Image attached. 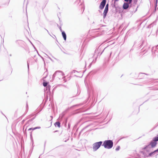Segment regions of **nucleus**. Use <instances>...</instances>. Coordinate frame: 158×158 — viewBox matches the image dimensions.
Returning a JSON list of instances; mask_svg holds the SVG:
<instances>
[{
	"label": "nucleus",
	"instance_id": "1",
	"mask_svg": "<svg viewBox=\"0 0 158 158\" xmlns=\"http://www.w3.org/2000/svg\"><path fill=\"white\" fill-rule=\"evenodd\" d=\"M157 141H158V135L157 136L153 138L152 140L150 142V143L144 148V149L147 148L150 146H151L152 148L155 147L157 144L156 142Z\"/></svg>",
	"mask_w": 158,
	"mask_h": 158
},
{
	"label": "nucleus",
	"instance_id": "2",
	"mask_svg": "<svg viewBox=\"0 0 158 158\" xmlns=\"http://www.w3.org/2000/svg\"><path fill=\"white\" fill-rule=\"evenodd\" d=\"M102 145L105 148L109 149L113 147V143L111 140H106L104 142Z\"/></svg>",
	"mask_w": 158,
	"mask_h": 158
},
{
	"label": "nucleus",
	"instance_id": "3",
	"mask_svg": "<svg viewBox=\"0 0 158 158\" xmlns=\"http://www.w3.org/2000/svg\"><path fill=\"white\" fill-rule=\"evenodd\" d=\"M102 143V141H99L94 143L92 145V148L93 151H96L100 146Z\"/></svg>",
	"mask_w": 158,
	"mask_h": 158
},
{
	"label": "nucleus",
	"instance_id": "4",
	"mask_svg": "<svg viewBox=\"0 0 158 158\" xmlns=\"http://www.w3.org/2000/svg\"><path fill=\"white\" fill-rule=\"evenodd\" d=\"M108 7H109V4L108 3L107 4L105 10H104V12L103 13V18L105 19L106 17V16L107 15V13H108Z\"/></svg>",
	"mask_w": 158,
	"mask_h": 158
},
{
	"label": "nucleus",
	"instance_id": "5",
	"mask_svg": "<svg viewBox=\"0 0 158 158\" xmlns=\"http://www.w3.org/2000/svg\"><path fill=\"white\" fill-rule=\"evenodd\" d=\"M101 51L100 48H98L97 49H96L94 52V57L95 58L96 60V58H97L98 56V55L100 56V51Z\"/></svg>",
	"mask_w": 158,
	"mask_h": 158
},
{
	"label": "nucleus",
	"instance_id": "6",
	"mask_svg": "<svg viewBox=\"0 0 158 158\" xmlns=\"http://www.w3.org/2000/svg\"><path fill=\"white\" fill-rule=\"evenodd\" d=\"M106 2V0H103L100 3L99 8L100 9H103L105 5Z\"/></svg>",
	"mask_w": 158,
	"mask_h": 158
},
{
	"label": "nucleus",
	"instance_id": "7",
	"mask_svg": "<svg viewBox=\"0 0 158 158\" xmlns=\"http://www.w3.org/2000/svg\"><path fill=\"white\" fill-rule=\"evenodd\" d=\"M129 4L125 2L123 5V9L124 10L127 9L129 6Z\"/></svg>",
	"mask_w": 158,
	"mask_h": 158
},
{
	"label": "nucleus",
	"instance_id": "8",
	"mask_svg": "<svg viewBox=\"0 0 158 158\" xmlns=\"http://www.w3.org/2000/svg\"><path fill=\"white\" fill-rule=\"evenodd\" d=\"M56 72H58V73H58L57 74H56V75L57 76H58V77H59L60 76H63L64 74V73L61 71H56Z\"/></svg>",
	"mask_w": 158,
	"mask_h": 158
},
{
	"label": "nucleus",
	"instance_id": "9",
	"mask_svg": "<svg viewBox=\"0 0 158 158\" xmlns=\"http://www.w3.org/2000/svg\"><path fill=\"white\" fill-rule=\"evenodd\" d=\"M62 35L64 40H66V35L64 31L62 32Z\"/></svg>",
	"mask_w": 158,
	"mask_h": 158
},
{
	"label": "nucleus",
	"instance_id": "10",
	"mask_svg": "<svg viewBox=\"0 0 158 158\" xmlns=\"http://www.w3.org/2000/svg\"><path fill=\"white\" fill-rule=\"evenodd\" d=\"M156 154V153L154 152V151L153 152L150 153L148 156V157L151 156L153 155H154Z\"/></svg>",
	"mask_w": 158,
	"mask_h": 158
},
{
	"label": "nucleus",
	"instance_id": "11",
	"mask_svg": "<svg viewBox=\"0 0 158 158\" xmlns=\"http://www.w3.org/2000/svg\"><path fill=\"white\" fill-rule=\"evenodd\" d=\"M55 126H57L59 127H60V123L59 122H57L55 123Z\"/></svg>",
	"mask_w": 158,
	"mask_h": 158
},
{
	"label": "nucleus",
	"instance_id": "12",
	"mask_svg": "<svg viewBox=\"0 0 158 158\" xmlns=\"http://www.w3.org/2000/svg\"><path fill=\"white\" fill-rule=\"evenodd\" d=\"M124 1L129 4H131L132 2V0H124Z\"/></svg>",
	"mask_w": 158,
	"mask_h": 158
},
{
	"label": "nucleus",
	"instance_id": "13",
	"mask_svg": "<svg viewBox=\"0 0 158 158\" xmlns=\"http://www.w3.org/2000/svg\"><path fill=\"white\" fill-rule=\"evenodd\" d=\"M58 73H59L58 72H55L52 76V78L54 79L56 76H57L56 74Z\"/></svg>",
	"mask_w": 158,
	"mask_h": 158
},
{
	"label": "nucleus",
	"instance_id": "14",
	"mask_svg": "<svg viewBox=\"0 0 158 158\" xmlns=\"http://www.w3.org/2000/svg\"><path fill=\"white\" fill-rule=\"evenodd\" d=\"M48 83L47 82H43V85L44 86H47Z\"/></svg>",
	"mask_w": 158,
	"mask_h": 158
},
{
	"label": "nucleus",
	"instance_id": "15",
	"mask_svg": "<svg viewBox=\"0 0 158 158\" xmlns=\"http://www.w3.org/2000/svg\"><path fill=\"white\" fill-rule=\"evenodd\" d=\"M40 127H35L33 128V130H35L37 129H40Z\"/></svg>",
	"mask_w": 158,
	"mask_h": 158
},
{
	"label": "nucleus",
	"instance_id": "16",
	"mask_svg": "<svg viewBox=\"0 0 158 158\" xmlns=\"http://www.w3.org/2000/svg\"><path fill=\"white\" fill-rule=\"evenodd\" d=\"M154 152L156 153V155H158V148L154 151Z\"/></svg>",
	"mask_w": 158,
	"mask_h": 158
},
{
	"label": "nucleus",
	"instance_id": "17",
	"mask_svg": "<svg viewBox=\"0 0 158 158\" xmlns=\"http://www.w3.org/2000/svg\"><path fill=\"white\" fill-rule=\"evenodd\" d=\"M50 86H47V87H46V90H50Z\"/></svg>",
	"mask_w": 158,
	"mask_h": 158
},
{
	"label": "nucleus",
	"instance_id": "18",
	"mask_svg": "<svg viewBox=\"0 0 158 158\" xmlns=\"http://www.w3.org/2000/svg\"><path fill=\"white\" fill-rule=\"evenodd\" d=\"M35 117H34L30 120H29L28 121V123H29L31 121H32L34 118H35Z\"/></svg>",
	"mask_w": 158,
	"mask_h": 158
},
{
	"label": "nucleus",
	"instance_id": "19",
	"mask_svg": "<svg viewBox=\"0 0 158 158\" xmlns=\"http://www.w3.org/2000/svg\"><path fill=\"white\" fill-rule=\"evenodd\" d=\"M120 148V147L119 146H118L115 149L116 151H118Z\"/></svg>",
	"mask_w": 158,
	"mask_h": 158
},
{
	"label": "nucleus",
	"instance_id": "20",
	"mask_svg": "<svg viewBox=\"0 0 158 158\" xmlns=\"http://www.w3.org/2000/svg\"><path fill=\"white\" fill-rule=\"evenodd\" d=\"M137 2V0H135L134 2V4H136Z\"/></svg>",
	"mask_w": 158,
	"mask_h": 158
},
{
	"label": "nucleus",
	"instance_id": "21",
	"mask_svg": "<svg viewBox=\"0 0 158 158\" xmlns=\"http://www.w3.org/2000/svg\"><path fill=\"white\" fill-rule=\"evenodd\" d=\"M26 110H28V104H27H27H26Z\"/></svg>",
	"mask_w": 158,
	"mask_h": 158
},
{
	"label": "nucleus",
	"instance_id": "22",
	"mask_svg": "<svg viewBox=\"0 0 158 158\" xmlns=\"http://www.w3.org/2000/svg\"><path fill=\"white\" fill-rule=\"evenodd\" d=\"M59 29L60 30V31L61 32H63V31H62V29L61 28V27H59Z\"/></svg>",
	"mask_w": 158,
	"mask_h": 158
},
{
	"label": "nucleus",
	"instance_id": "23",
	"mask_svg": "<svg viewBox=\"0 0 158 158\" xmlns=\"http://www.w3.org/2000/svg\"><path fill=\"white\" fill-rule=\"evenodd\" d=\"M105 48H104V50L102 51L100 53V56L102 54V52H103L104 50H105Z\"/></svg>",
	"mask_w": 158,
	"mask_h": 158
},
{
	"label": "nucleus",
	"instance_id": "24",
	"mask_svg": "<svg viewBox=\"0 0 158 158\" xmlns=\"http://www.w3.org/2000/svg\"><path fill=\"white\" fill-rule=\"evenodd\" d=\"M105 48H104V50L102 51L100 53V56L102 54V52H103L104 50H105Z\"/></svg>",
	"mask_w": 158,
	"mask_h": 158
},
{
	"label": "nucleus",
	"instance_id": "25",
	"mask_svg": "<svg viewBox=\"0 0 158 158\" xmlns=\"http://www.w3.org/2000/svg\"><path fill=\"white\" fill-rule=\"evenodd\" d=\"M33 128H30L29 129H28V130L30 131L31 130H33Z\"/></svg>",
	"mask_w": 158,
	"mask_h": 158
},
{
	"label": "nucleus",
	"instance_id": "26",
	"mask_svg": "<svg viewBox=\"0 0 158 158\" xmlns=\"http://www.w3.org/2000/svg\"><path fill=\"white\" fill-rule=\"evenodd\" d=\"M1 113H2V114L3 115H4V116L5 117H6V118L7 119V118H6V116L5 115V114H4L2 112H1Z\"/></svg>",
	"mask_w": 158,
	"mask_h": 158
},
{
	"label": "nucleus",
	"instance_id": "27",
	"mask_svg": "<svg viewBox=\"0 0 158 158\" xmlns=\"http://www.w3.org/2000/svg\"><path fill=\"white\" fill-rule=\"evenodd\" d=\"M1 113H2V114L3 115H4V116L5 117H6V118L7 119V118H6V116L5 115V114H4L2 112H1Z\"/></svg>",
	"mask_w": 158,
	"mask_h": 158
},
{
	"label": "nucleus",
	"instance_id": "28",
	"mask_svg": "<svg viewBox=\"0 0 158 158\" xmlns=\"http://www.w3.org/2000/svg\"><path fill=\"white\" fill-rule=\"evenodd\" d=\"M1 113H2V114L3 115H4V116L5 117H6V118L7 119V118H6V116L5 115V114H4L2 112H1Z\"/></svg>",
	"mask_w": 158,
	"mask_h": 158
},
{
	"label": "nucleus",
	"instance_id": "29",
	"mask_svg": "<svg viewBox=\"0 0 158 158\" xmlns=\"http://www.w3.org/2000/svg\"><path fill=\"white\" fill-rule=\"evenodd\" d=\"M119 0H114V3H115L116 2L118 1Z\"/></svg>",
	"mask_w": 158,
	"mask_h": 158
},
{
	"label": "nucleus",
	"instance_id": "30",
	"mask_svg": "<svg viewBox=\"0 0 158 158\" xmlns=\"http://www.w3.org/2000/svg\"><path fill=\"white\" fill-rule=\"evenodd\" d=\"M44 74H47H47H48V73H47V72H45L44 73Z\"/></svg>",
	"mask_w": 158,
	"mask_h": 158
},
{
	"label": "nucleus",
	"instance_id": "31",
	"mask_svg": "<svg viewBox=\"0 0 158 158\" xmlns=\"http://www.w3.org/2000/svg\"><path fill=\"white\" fill-rule=\"evenodd\" d=\"M144 42V41H143L142 43V44H141V45H140V46H142V45L143 44V43Z\"/></svg>",
	"mask_w": 158,
	"mask_h": 158
},
{
	"label": "nucleus",
	"instance_id": "32",
	"mask_svg": "<svg viewBox=\"0 0 158 158\" xmlns=\"http://www.w3.org/2000/svg\"><path fill=\"white\" fill-rule=\"evenodd\" d=\"M27 66H28V69H29V64H28V63H27Z\"/></svg>",
	"mask_w": 158,
	"mask_h": 158
},
{
	"label": "nucleus",
	"instance_id": "33",
	"mask_svg": "<svg viewBox=\"0 0 158 158\" xmlns=\"http://www.w3.org/2000/svg\"><path fill=\"white\" fill-rule=\"evenodd\" d=\"M24 121H25V120H23L22 121V123H24Z\"/></svg>",
	"mask_w": 158,
	"mask_h": 158
},
{
	"label": "nucleus",
	"instance_id": "34",
	"mask_svg": "<svg viewBox=\"0 0 158 158\" xmlns=\"http://www.w3.org/2000/svg\"><path fill=\"white\" fill-rule=\"evenodd\" d=\"M46 30L47 31V32H48V33L49 34H49V32L47 30H46Z\"/></svg>",
	"mask_w": 158,
	"mask_h": 158
},
{
	"label": "nucleus",
	"instance_id": "35",
	"mask_svg": "<svg viewBox=\"0 0 158 158\" xmlns=\"http://www.w3.org/2000/svg\"><path fill=\"white\" fill-rule=\"evenodd\" d=\"M157 0H156V4H157Z\"/></svg>",
	"mask_w": 158,
	"mask_h": 158
},
{
	"label": "nucleus",
	"instance_id": "36",
	"mask_svg": "<svg viewBox=\"0 0 158 158\" xmlns=\"http://www.w3.org/2000/svg\"><path fill=\"white\" fill-rule=\"evenodd\" d=\"M113 6L115 7V4H114V5H113Z\"/></svg>",
	"mask_w": 158,
	"mask_h": 158
},
{
	"label": "nucleus",
	"instance_id": "37",
	"mask_svg": "<svg viewBox=\"0 0 158 158\" xmlns=\"http://www.w3.org/2000/svg\"><path fill=\"white\" fill-rule=\"evenodd\" d=\"M30 136H31V137H32V135H31H31H30Z\"/></svg>",
	"mask_w": 158,
	"mask_h": 158
},
{
	"label": "nucleus",
	"instance_id": "38",
	"mask_svg": "<svg viewBox=\"0 0 158 158\" xmlns=\"http://www.w3.org/2000/svg\"><path fill=\"white\" fill-rule=\"evenodd\" d=\"M111 53H111H111H110V56H111Z\"/></svg>",
	"mask_w": 158,
	"mask_h": 158
},
{
	"label": "nucleus",
	"instance_id": "39",
	"mask_svg": "<svg viewBox=\"0 0 158 158\" xmlns=\"http://www.w3.org/2000/svg\"><path fill=\"white\" fill-rule=\"evenodd\" d=\"M57 131H55L54 132H57Z\"/></svg>",
	"mask_w": 158,
	"mask_h": 158
},
{
	"label": "nucleus",
	"instance_id": "40",
	"mask_svg": "<svg viewBox=\"0 0 158 158\" xmlns=\"http://www.w3.org/2000/svg\"><path fill=\"white\" fill-rule=\"evenodd\" d=\"M87 127H88V126H87L86 127H85V128H86Z\"/></svg>",
	"mask_w": 158,
	"mask_h": 158
}]
</instances>
